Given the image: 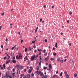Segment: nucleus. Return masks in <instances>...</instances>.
Returning a JSON list of instances; mask_svg holds the SVG:
<instances>
[{
    "mask_svg": "<svg viewBox=\"0 0 78 78\" xmlns=\"http://www.w3.org/2000/svg\"><path fill=\"white\" fill-rule=\"evenodd\" d=\"M35 72L36 73V75L37 76H39V75L40 76H42L43 75H44L43 73L41 71H38V70H37Z\"/></svg>",
    "mask_w": 78,
    "mask_h": 78,
    "instance_id": "1",
    "label": "nucleus"
},
{
    "mask_svg": "<svg viewBox=\"0 0 78 78\" xmlns=\"http://www.w3.org/2000/svg\"><path fill=\"white\" fill-rule=\"evenodd\" d=\"M34 59V60L37 59V57H36L35 55H34L33 56H32L31 58V60L32 61H33Z\"/></svg>",
    "mask_w": 78,
    "mask_h": 78,
    "instance_id": "2",
    "label": "nucleus"
},
{
    "mask_svg": "<svg viewBox=\"0 0 78 78\" xmlns=\"http://www.w3.org/2000/svg\"><path fill=\"white\" fill-rule=\"evenodd\" d=\"M6 75L4 76V78L5 77L6 78H9V74L8 72H6Z\"/></svg>",
    "mask_w": 78,
    "mask_h": 78,
    "instance_id": "3",
    "label": "nucleus"
},
{
    "mask_svg": "<svg viewBox=\"0 0 78 78\" xmlns=\"http://www.w3.org/2000/svg\"><path fill=\"white\" fill-rule=\"evenodd\" d=\"M44 61V58H41V56H40V62H42Z\"/></svg>",
    "mask_w": 78,
    "mask_h": 78,
    "instance_id": "4",
    "label": "nucleus"
},
{
    "mask_svg": "<svg viewBox=\"0 0 78 78\" xmlns=\"http://www.w3.org/2000/svg\"><path fill=\"white\" fill-rule=\"evenodd\" d=\"M23 76V78H27V75H24V74H21V76Z\"/></svg>",
    "mask_w": 78,
    "mask_h": 78,
    "instance_id": "5",
    "label": "nucleus"
},
{
    "mask_svg": "<svg viewBox=\"0 0 78 78\" xmlns=\"http://www.w3.org/2000/svg\"><path fill=\"white\" fill-rule=\"evenodd\" d=\"M32 70H33V68H32L29 69V70L28 71L29 73H31V71H32Z\"/></svg>",
    "mask_w": 78,
    "mask_h": 78,
    "instance_id": "6",
    "label": "nucleus"
},
{
    "mask_svg": "<svg viewBox=\"0 0 78 78\" xmlns=\"http://www.w3.org/2000/svg\"><path fill=\"white\" fill-rule=\"evenodd\" d=\"M20 70H17V74H18V75H20Z\"/></svg>",
    "mask_w": 78,
    "mask_h": 78,
    "instance_id": "7",
    "label": "nucleus"
},
{
    "mask_svg": "<svg viewBox=\"0 0 78 78\" xmlns=\"http://www.w3.org/2000/svg\"><path fill=\"white\" fill-rule=\"evenodd\" d=\"M12 62L13 63H16L17 61L16 60H12Z\"/></svg>",
    "mask_w": 78,
    "mask_h": 78,
    "instance_id": "8",
    "label": "nucleus"
},
{
    "mask_svg": "<svg viewBox=\"0 0 78 78\" xmlns=\"http://www.w3.org/2000/svg\"><path fill=\"white\" fill-rule=\"evenodd\" d=\"M20 69H23V66H22V65H20Z\"/></svg>",
    "mask_w": 78,
    "mask_h": 78,
    "instance_id": "9",
    "label": "nucleus"
},
{
    "mask_svg": "<svg viewBox=\"0 0 78 78\" xmlns=\"http://www.w3.org/2000/svg\"><path fill=\"white\" fill-rule=\"evenodd\" d=\"M49 59V58H46L44 59V60L45 61H48V60Z\"/></svg>",
    "mask_w": 78,
    "mask_h": 78,
    "instance_id": "10",
    "label": "nucleus"
},
{
    "mask_svg": "<svg viewBox=\"0 0 78 78\" xmlns=\"http://www.w3.org/2000/svg\"><path fill=\"white\" fill-rule=\"evenodd\" d=\"M18 58L20 59H22V55L19 56Z\"/></svg>",
    "mask_w": 78,
    "mask_h": 78,
    "instance_id": "11",
    "label": "nucleus"
},
{
    "mask_svg": "<svg viewBox=\"0 0 78 78\" xmlns=\"http://www.w3.org/2000/svg\"><path fill=\"white\" fill-rule=\"evenodd\" d=\"M48 77V76H47V75H45L44 76V77H42V78H47Z\"/></svg>",
    "mask_w": 78,
    "mask_h": 78,
    "instance_id": "12",
    "label": "nucleus"
},
{
    "mask_svg": "<svg viewBox=\"0 0 78 78\" xmlns=\"http://www.w3.org/2000/svg\"><path fill=\"white\" fill-rule=\"evenodd\" d=\"M55 59V58H51L50 59V60H51V61H54Z\"/></svg>",
    "mask_w": 78,
    "mask_h": 78,
    "instance_id": "13",
    "label": "nucleus"
},
{
    "mask_svg": "<svg viewBox=\"0 0 78 78\" xmlns=\"http://www.w3.org/2000/svg\"><path fill=\"white\" fill-rule=\"evenodd\" d=\"M37 29H38V27H36V28L35 29V33H36V32L37 31Z\"/></svg>",
    "mask_w": 78,
    "mask_h": 78,
    "instance_id": "14",
    "label": "nucleus"
},
{
    "mask_svg": "<svg viewBox=\"0 0 78 78\" xmlns=\"http://www.w3.org/2000/svg\"><path fill=\"white\" fill-rule=\"evenodd\" d=\"M11 55L12 56H13L14 55V54L12 52L11 53Z\"/></svg>",
    "mask_w": 78,
    "mask_h": 78,
    "instance_id": "15",
    "label": "nucleus"
},
{
    "mask_svg": "<svg viewBox=\"0 0 78 78\" xmlns=\"http://www.w3.org/2000/svg\"><path fill=\"white\" fill-rule=\"evenodd\" d=\"M55 47L57 48V47H58V43H55Z\"/></svg>",
    "mask_w": 78,
    "mask_h": 78,
    "instance_id": "16",
    "label": "nucleus"
},
{
    "mask_svg": "<svg viewBox=\"0 0 78 78\" xmlns=\"http://www.w3.org/2000/svg\"><path fill=\"white\" fill-rule=\"evenodd\" d=\"M66 76V77L67 78H69V75H68V74H67V75H65Z\"/></svg>",
    "mask_w": 78,
    "mask_h": 78,
    "instance_id": "17",
    "label": "nucleus"
},
{
    "mask_svg": "<svg viewBox=\"0 0 78 78\" xmlns=\"http://www.w3.org/2000/svg\"><path fill=\"white\" fill-rule=\"evenodd\" d=\"M57 75H54L52 78H56V76H57Z\"/></svg>",
    "mask_w": 78,
    "mask_h": 78,
    "instance_id": "18",
    "label": "nucleus"
},
{
    "mask_svg": "<svg viewBox=\"0 0 78 78\" xmlns=\"http://www.w3.org/2000/svg\"><path fill=\"white\" fill-rule=\"evenodd\" d=\"M16 46H17V45H15L14 47H12V50H14V48H15V47H16Z\"/></svg>",
    "mask_w": 78,
    "mask_h": 78,
    "instance_id": "19",
    "label": "nucleus"
},
{
    "mask_svg": "<svg viewBox=\"0 0 78 78\" xmlns=\"http://www.w3.org/2000/svg\"><path fill=\"white\" fill-rule=\"evenodd\" d=\"M48 66L49 67H50V68H52V67L51 66V64H49V65Z\"/></svg>",
    "mask_w": 78,
    "mask_h": 78,
    "instance_id": "20",
    "label": "nucleus"
},
{
    "mask_svg": "<svg viewBox=\"0 0 78 78\" xmlns=\"http://www.w3.org/2000/svg\"><path fill=\"white\" fill-rule=\"evenodd\" d=\"M27 77L28 78H30V77H31V76H30V74H28Z\"/></svg>",
    "mask_w": 78,
    "mask_h": 78,
    "instance_id": "21",
    "label": "nucleus"
},
{
    "mask_svg": "<svg viewBox=\"0 0 78 78\" xmlns=\"http://www.w3.org/2000/svg\"><path fill=\"white\" fill-rule=\"evenodd\" d=\"M41 66V62H39V67Z\"/></svg>",
    "mask_w": 78,
    "mask_h": 78,
    "instance_id": "22",
    "label": "nucleus"
},
{
    "mask_svg": "<svg viewBox=\"0 0 78 78\" xmlns=\"http://www.w3.org/2000/svg\"><path fill=\"white\" fill-rule=\"evenodd\" d=\"M27 50H28V49L27 48H25V52H27Z\"/></svg>",
    "mask_w": 78,
    "mask_h": 78,
    "instance_id": "23",
    "label": "nucleus"
},
{
    "mask_svg": "<svg viewBox=\"0 0 78 78\" xmlns=\"http://www.w3.org/2000/svg\"><path fill=\"white\" fill-rule=\"evenodd\" d=\"M74 76L75 77H76V76H77V74H76V73H75L74 74Z\"/></svg>",
    "mask_w": 78,
    "mask_h": 78,
    "instance_id": "24",
    "label": "nucleus"
},
{
    "mask_svg": "<svg viewBox=\"0 0 78 78\" xmlns=\"http://www.w3.org/2000/svg\"><path fill=\"white\" fill-rule=\"evenodd\" d=\"M16 59H19V57H18V55L16 56Z\"/></svg>",
    "mask_w": 78,
    "mask_h": 78,
    "instance_id": "25",
    "label": "nucleus"
},
{
    "mask_svg": "<svg viewBox=\"0 0 78 78\" xmlns=\"http://www.w3.org/2000/svg\"><path fill=\"white\" fill-rule=\"evenodd\" d=\"M53 55L54 56H56V53H53Z\"/></svg>",
    "mask_w": 78,
    "mask_h": 78,
    "instance_id": "26",
    "label": "nucleus"
},
{
    "mask_svg": "<svg viewBox=\"0 0 78 78\" xmlns=\"http://www.w3.org/2000/svg\"><path fill=\"white\" fill-rule=\"evenodd\" d=\"M19 66V64H18L16 65V67H17V68H18Z\"/></svg>",
    "mask_w": 78,
    "mask_h": 78,
    "instance_id": "27",
    "label": "nucleus"
},
{
    "mask_svg": "<svg viewBox=\"0 0 78 78\" xmlns=\"http://www.w3.org/2000/svg\"><path fill=\"white\" fill-rule=\"evenodd\" d=\"M69 15H72V12H69Z\"/></svg>",
    "mask_w": 78,
    "mask_h": 78,
    "instance_id": "28",
    "label": "nucleus"
},
{
    "mask_svg": "<svg viewBox=\"0 0 78 78\" xmlns=\"http://www.w3.org/2000/svg\"><path fill=\"white\" fill-rule=\"evenodd\" d=\"M3 67L4 68H5V67H6V66H5V64H4L3 65Z\"/></svg>",
    "mask_w": 78,
    "mask_h": 78,
    "instance_id": "29",
    "label": "nucleus"
},
{
    "mask_svg": "<svg viewBox=\"0 0 78 78\" xmlns=\"http://www.w3.org/2000/svg\"><path fill=\"white\" fill-rule=\"evenodd\" d=\"M52 68H50V67H49L48 69H47V70H49V71H50V69H51Z\"/></svg>",
    "mask_w": 78,
    "mask_h": 78,
    "instance_id": "30",
    "label": "nucleus"
},
{
    "mask_svg": "<svg viewBox=\"0 0 78 78\" xmlns=\"http://www.w3.org/2000/svg\"><path fill=\"white\" fill-rule=\"evenodd\" d=\"M37 50H38V51H39V52H40V51H42V50H41V49H37Z\"/></svg>",
    "mask_w": 78,
    "mask_h": 78,
    "instance_id": "31",
    "label": "nucleus"
},
{
    "mask_svg": "<svg viewBox=\"0 0 78 78\" xmlns=\"http://www.w3.org/2000/svg\"><path fill=\"white\" fill-rule=\"evenodd\" d=\"M60 60V58H57V61H59Z\"/></svg>",
    "mask_w": 78,
    "mask_h": 78,
    "instance_id": "32",
    "label": "nucleus"
},
{
    "mask_svg": "<svg viewBox=\"0 0 78 78\" xmlns=\"http://www.w3.org/2000/svg\"><path fill=\"white\" fill-rule=\"evenodd\" d=\"M32 44H34V43H36V41H32Z\"/></svg>",
    "mask_w": 78,
    "mask_h": 78,
    "instance_id": "33",
    "label": "nucleus"
},
{
    "mask_svg": "<svg viewBox=\"0 0 78 78\" xmlns=\"http://www.w3.org/2000/svg\"><path fill=\"white\" fill-rule=\"evenodd\" d=\"M34 73H32L31 74V76L33 77L34 76Z\"/></svg>",
    "mask_w": 78,
    "mask_h": 78,
    "instance_id": "34",
    "label": "nucleus"
},
{
    "mask_svg": "<svg viewBox=\"0 0 78 78\" xmlns=\"http://www.w3.org/2000/svg\"><path fill=\"white\" fill-rule=\"evenodd\" d=\"M64 73L65 74V75H67V71H65Z\"/></svg>",
    "mask_w": 78,
    "mask_h": 78,
    "instance_id": "35",
    "label": "nucleus"
},
{
    "mask_svg": "<svg viewBox=\"0 0 78 78\" xmlns=\"http://www.w3.org/2000/svg\"><path fill=\"white\" fill-rule=\"evenodd\" d=\"M60 62H61V63H63V60H62L60 61Z\"/></svg>",
    "mask_w": 78,
    "mask_h": 78,
    "instance_id": "36",
    "label": "nucleus"
},
{
    "mask_svg": "<svg viewBox=\"0 0 78 78\" xmlns=\"http://www.w3.org/2000/svg\"><path fill=\"white\" fill-rule=\"evenodd\" d=\"M21 55H22V54H21V53H19V56H22Z\"/></svg>",
    "mask_w": 78,
    "mask_h": 78,
    "instance_id": "37",
    "label": "nucleus"
},
{
    "mask_svg": "<svg viewBox=\"0 0 78 78\" xmlns=\"http://www.w3.org/2000/svg\"><path fill=\"white\" fill-rule=\"evenodd\" d=\"M62 72H61L60 73V76H62Z\"/></svg>",
    "mask_w": 78,
    "mask_h": 78,
    "instance_id": "38",
    "label": "nucleus"
},
{
    "mask_svg": "<svg viewBox=\"0 0 78 78\" xmlns=\"http://www.w3.org/2000/svg\"><path fill=\"white\" fill-rule=\"evenodd\" d=\"M15 56H14L12 58V60H15Z\"/></svg>",
    "mask_w": 78,
    "mask_h": 78,
    "instance_id": "39",
    "label": "nucleus"
},
{
    "mask_svg": "<svg viewBox=\"0 0 78 78\" xmlns=\"http://www.w3.org/2000/svg\"><path fill=\"white\" fill-rule=\"evenodd\" d=\"M47 53L45 52V54H44V55L46 56H47Z\"/></svg>",
    "mask_w": 78,
    "mask_h": 78,
    "instance_id": "40",
    "label": "nucleus"
},
{
    "mask_svg": "<svg viewBox=\"0 0 78 78\" xmlns=\"http://www.w3.org/2000/svg\"><path fill=\"white\" fill-rule=\"evenodd\" d=\"M37 70H39V66H37L36 68Z\"/></svg>",
    "mask_w": 78,
    "mask_h": 78,
    "instance_id": "41",
    "label": "nucleus"
},
{
    "mask_svg": "<svg viewBox=\"0 0 78 78\" xmlns=\"http://www.w3.org/2000/svg\"><path fill=\"white\" fill-rule=\"evenodd\" d=\"M10 68L11 67H10V66H9V67L7 69L8 70H10Z\"/></svg>",
    "mask_w": 78,
    "mask_h": 78,
    "instance_id": "42",
    "label": "nucleus"
},
{
    "mask_svg": "<svg viewBox=\"0 0 78 78\" xmlns=\"http://www.w3.org/2000/svg\"><path fill=\"white\" fill-rule=\"evenodd\" d=\"M42 19L41 18L40 19V22H42Z\"/></svg>",
    "mask_w": 78,
    "mask_h": 78,
    "instance_id": "43",
    "label": "nucleus"
},
{
    "mask_svg": "<svg viewBox=\"0 0 78 78\" xmlns=\"http://www.w3.org/2000/svg\"><path fill=\"white\" fill-rule=\"evenodd\" d=\"M46 51V50H44L43 51V53H45Z\"/></svg>",
    "mask_w": 78,
    "mask_h": 78,
    "instance_id": "44",
    "label": "nucleus"
},
{
    "mask_svg": "<svg viewBox=\"0 0 78 78\" xmlns=\"http://www.w3.org/2000/svg\"><path fill=\"white\" fill-rule=\"evenodd\" d=\"M39 55H42V53H41V52H39Z\"/></svg>",
    "mask_w": 78,
    "mask_h": 78,
    "instance_id": "45",
    "label": "nucleus"
},
{
    "mask_svg": "<svg viewBox=\"0 0 78 78\" xmlns=\"http://www.w3.org/2000/svg\"><path fill=\"white\" fill-rule=\"evenodd\" d=\"M33 48H36V45H34L33 46Z\"/></svg>",
    "mask_w": 78,
    "mask_h": 78,
    "instance_id": "46",
    "label": "nucleus"
},
{
    "mask_svg": "<svg viewBox=\"0 0 78 78\" xmlns=\"http://www.w3.org/2000/svg\"><path fill=\"white\" fill-rule=\"evenodd\" d=\"M1 48H3V46L1 45Z\"/></svg>",
    "mask_w": 78,
    "mask_h": 78,
    "instance_id": "47",
    "label": "nucleus"
},
{
    "mask_svg": "<svg viewBox=\"0 0 78 78\" xmlns=\"http://www.w3.org/2000/svg\"><path fill=\"white\" fill-rule=\"evenodd\" d=\"M44 41L45 42H47V39H45Z\"/></svg>",
    "mask_w": 78,
    "mask_h": 78,
    "instance_id": "48",
    "label": "nucleus"
},
{
    "mask_svg": "<svg viewBox=\"0 0 78 78\" xmlns=\"http://www.w3.org/2000/svg\"><path fill=\"white\" fill-rule=\"evenodd\" d=\"M12 71L13 72H15V69H12Z\"/></svg>",
    "mask_w": 78,
    "mask_h": 78,
    "instance_id": "49",
    "label": "nucleus"
},
{
    "mask_svg": "<svg viewBox=\"0 0 78 78\" xmlns=\"http://www.w3.org/2000/svg\"><path fill=\"white\" fill-rule=\"evenodd\" d=\"M70 21H69V20H67V23H69Z\"/></svg>",
    "mask_w": 78,
    "mask_h": 78,
    "instance_id": "50",
    "label": "nucleus"
},
{
    "mask_svg": "<svg viewBox=\"0 0 78 78\" xmlns=\"http://www.w3.org/2000/svg\"><path fill=\"white\" fill-rule=\"evenodd\" d=\"M34 52L35 53H36V52H37V50L36 49L34 51Z\"/></svg>",
    "mask_w": 78,
    "mask_h": 78,
    "instance_id": "51",
    "label": "nucleus"
},
{
    "mask_svg": "<svg viewBox=\"0 0 78 78\" xmlns=\"http://www.w3.org/2000/svg\"><path fill=\"white\" fill-rule=\"evenodd\" d=\"M24 72H25L27 71V69H24Z\"/></svg>",
    "mask_w": 78,
    "mask_h": 78,
    "instance_id": "52",
    "label": "nucleus"
},
{
    "mask_svg": "<svg viewBox=\"0 0 78 78\" xmlns=\"http://www.w3.org/2000/svg\"><path fill=\"white\" fill-rule=\"evenodd\" d=\"M19 69H20V68L18 67V68H17V70H20Z\"/></svg>",
    "mask_w": 78,
    "mask_h": 78,
    "instance_id": "53",
    "label": "nucleus"
},
{
    "mask_svg": "<svg viewBox=\"0 0 78 78\" xmlns=\"http://www.w3.org/2000/svg\"><path fill=\"white\" fill-rule=\"evenodd\" d=\"M34 40L35 41H36L37 39H36V37H34Z\"/></svg>",
    "mask_w": 78,
    "mask_h": 78,
    "instance_id": "54",
    "label": "nucleus"
},
{
    "mask_svg": "<svg viewBox=\"0 0 78 78\" xmlns=\"http://www.w3.org/2000/svg\"><path fill=\"white\" fill-rule=\"evenodd\" d=\"M69 46H71V45H72V44L71 43H70L69 44Z\"/></svg>",
    "mask_w": 78,
    "mask_h": 78,
    "instance_id": "55",
    "label": "nucleus"
},
{
    "mask_svg": "<svg viewBox=\"0 0 78 78\" xmlns=\"http://www.w3.org/2000/svg\"><path fill=\"white\" fill-rule=\"evenodd\" d=\"M47 69V67H45V66H44V69Z\"/></svg>",
    "mask_w": 78,
    "mask_h": 78,
    "instance_id": "56",
    "label": "nucleus"
},
{
    "mask_svg": "<svg viewBox=\"0 0 78 78\" xmlns=\"http://www.w3.org/2000/svg\"><path fill=\"white\" fill-rule=\"evenodd\" d=\"M68 57H69V56L68 55H67V56H66L65 57L66 58H68Z\"/></svg>",
    "mask_w": 78,
    "mask_h": 78,
    "instance_id": "57",
    "label": "nucleus"
},
{
    "mask_svg": "<svg viewBox=\"0 0 78 78\" xmlns=\"http://www.w3.org/2000/svg\"><path fill=\"white\" fill-rule=\"evenodd\" d=\"M4 12L3 13H2L1 14L2 15V16H3V15L4 14Z\"/></svg>",
    "mask_w": 78,
    "mask_h": 78,
    "instance_id": "58",
    "label": "nucleus"
},
{
    "mask_svg": "<svg viewBox=\"0 0 78 78\" xmlns=\"http://www.w3.org/2000/svg\"><path fill=\"white\" fill-rule=\"evenodd\" d=\"M6 58V57L5 56L4 58V59H5Z\"/></svg>",
    "mask_w": 78,
    "mask_h": 78,
    "instance_id": "59",
    "label": "nucleus"
},
{
    "mask_svg": "<svg viewBox=\"0 0 78 78\" xmlns=\"http://www.w3.org/2000/svg\"><path fill=\"white\" fill-rule=\"evenodd\" d=\"M54 6H55V5H53V6H52V7H51V8H52V9H53V8H54Z\"/></svg>",
    "mask_w": 78,
    "mask_h": 78,
    "instance_id": "60",
    "label": "nucleus"
},
{
    "mask_svg": "<svg viewBox=\"0 0 78 78\" xmlns=\"http://www.w3.org/2000/svg\"><path fill=\"white\" fill-rule=\"evenodd\" d=\"M27 58V56H26L24 58V59H25Z\"/></svg>",
    "mask_w": 78,
    "mask_h": 78,
    "instance_id": "61",
    "label": "nucleus"
},
{
    "mask_svg": "<svg viewBox=\"0 0 78 78\" xmlns=\"http://www.w3.org/2000/svg\"><path fill=\"white\" fill-rule=\"evenodd\" d=\"M23 42V40H21V43H22V42Z\"/></svg>",
    "mask_w": 78,
    "mask_h": 78,
    "instance_id": "62",
    "label": "nucleus"
},
{
    "mask_svg": "<svg viewBox=\"0 0 78 78\" xmlns=\"http://www.w3.org/2000/svg\"><path fill=\"white\" fill-rule=\"evenodd\" d=\"M5 41L7 42V41H8V38H6Z\"/></svg>",
    "mask_w": 78,
    "mask_h": 78,
    "instance_id": "63",
    "label": "nucleus"
},
{
    "mask_svg": "<svg viewBox=\"0 0 78 78\" xmlns=\"http://www.w3.org/2000/svg\"><path fill=\"white\" fill-rule=\"evenodd\" d=\"M9 78H12V76H9Z\"/></svg>",
    "mask_w": 78,
    "mask_h": 78,
    "instance_id": "64",
    "label": "nucleus"
}]
</instances>
